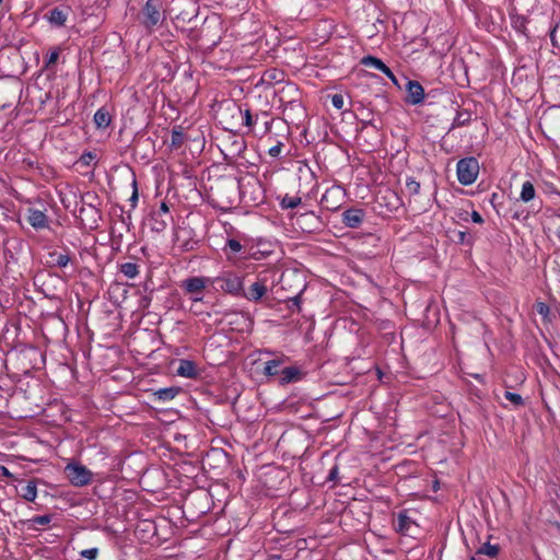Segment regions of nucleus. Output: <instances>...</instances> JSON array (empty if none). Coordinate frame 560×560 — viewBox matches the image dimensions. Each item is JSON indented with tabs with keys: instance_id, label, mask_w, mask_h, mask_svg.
I'll return each instance as SVG.
<instances>
[{
	"instance_id": "f257e3e1",
	"label": "nucleus",
	"mask_w": 560,
	"mask_h": 560,
	"mask_svg": "<svg viewBox=\"0 0 560 560\" xmlns=\"http://www.w3.org/2000/svg\"><path fill=\"white\" fill-rule=\"evenodd\" d=\"M220 289L233 296H241L243 293L244 278L232 271H226L214 279Z\"/></svg>"
},
{
	"instance_id": "f03ea898",
	"label": "nucleus",
	"mask_w": 560,
	"mask_h": 560,
	"mask_svg": "<svg viewBox=\"0 0 560 560\" xmlns=\"http://www.w3.org/2000/svg\"><path fill=\"white\" fill-rule=\"evenodd\" d=\"M67 479L75 487H83L92 481L93 472L80 463H69L65 468Z\"/></svg>"
},
{
	"instance_id": "7ed1b4c3",
	"label": "nucleus",
	"mask_w": 560,
	"mask_h": 560,
	"mask_svg": "<svg viewBox=\"0 0 560 560\" xmlns=\"http://www.w3.org/2000/svg\"><path fill=\"white\" fill-rule=\"evenodd\" d=\"M479 173V163L474 158L463 159L457 163V177L460 184H472Z\"/></svg>"
},
{
	"instance_id": "20e7f679",
	"label": "nucleus",
	"mask_w": 560,
	"mask_h": 560,
	"mask_svg": "<svg viewBox=\"0 0 560 560\" xmlns=\"http://www.w3.org/2000/svg\"><path fill=\"white\" fill-rule=\"evenodd\" d=\"M268 292V277L266 273H259L256 280L248 287L247 290L243 288L241 296L250 302L260 301Z\"/></svg>"
},
{
	"instance_id": "39448f33",
	"label": "nucleus",
	"mask_w": 560,
	"mask_h": 560,
	"mask_svg": "<svg viewBox=\"0 0 560 560\" xmlns=\"http://www.w3.org/2000/svg\"><path fill=\"white\" fill-rule=\"evenodd\" d=\"M161 3L159 0H148L142 10V22L145 27L151 28L155 26L161 20Z\"/></svg>"
},
{
	"instance_id": "423d86ee",
	"label": "nucleus",
	"mask_w": 560,
	"mask_h": 560,
	"mask_svg": "<svg viewBox=\"0 0 560 560\" xmlns=\"http://www.w3.org/2000/svg\"><path fill=\"white\" fill-rule=\"evenodd\" d=\"M207 282L208 279L206 278L194 277L184 281L183 287L185 288L186 292L191 295L194 301L199 302L202 300L201 293L206 288Z\"/></svg>"
},
{
	"instance_id": "0eeeda50",
	"label": "nucleus",
	"mask_w": 560,
	"mask_h": 560,
	"mask_svg": "<svg viewBox=\"0 0 560 560\" xmlns=\"http://www.w3.org/2000/svg\"><path fill=\"white\" fill-rule=\"evenodd\" d=\"M16 491L21 498L30 502H33L37 497L35 481H20Z\"/></svg>"
},
{
	"instance_id": "6e6552de",
	"label": "nucleus",
	"mask_w": 560,
	"mask_h": 560,
	"mask_svg": "<svg viewBox=\"0 0 560 560\" xmlns=\"http://www.w3.org/2000/svg\"><path fill=\"white\" fill-rule=\"evenodd\" d=\"M362 63L366 67L375 68L386 74L389 79L396 82V78L390 69L380 59L375 57H365L362 59Z\"/></svg>"
},
{
	"instance_id": "1a4fd4ad",
	"label": "nucleus",
	"mask_w": 560,
	"mask_h": 560,
	"mask_svg": "<svg viewBox=\"0 0 560 560\" xmlns=\"http://www.w3.org/2000/svg\"><path fill=\"white\" fill-rule=\"evenodd\" d=\"M409 102L412 104L420 103L424 97L422 85L416 81H409L407 85Z\"/></svg>"
},
{
	"instance_id": "9d476101",
	"label": "nucleus",
	"mask_w": 560,
	"mask_h": 560,
	"mask_svg": "<svg viewBox=\"0 0 560 560\" xmlns=\"http://www.w3.org/2000/svg\"><path fill=\"white\" fill-rule=\"evenodd\" d=\"M27 222L35 229H43L47 225L45 213L37 209H28Z\"/></svg>"
},
{
	"instance_id": "9b49d317",
	"label": "nucleus",
	"mask_w": 560,
	"mask_h": 560,
	"mask_svg": "<svg viewBox=\"0 0 560 560\" xmlns=\"http://www.w3.org/2000/svg\"><path fill=\"white\" fill-rule=\"evenodd\" d=\"M363 214L361 210L351 209L342 214L343 223L349 228H357L362 222Z\"/></svg>"
},
{
	"instance_id": "f8f14e48",
	"label": "nucleus",
	"mask_w": 560,
	"mask_h": 560,
	"mask_svg": "<svg viewBox=\"0 0 560 560\" xmlns=\"http://www.w3.org/2000/svg\"><path fill=\"white\" fill-rule=\"evenodd\" d=\"M413 525L412 520L404 513H400L395 522V528L402 534H411Z\"/></svg>"
},
{
	"instance_id": "ddd939ff",
	"label": "nucleus",
	"mask_w": 560,
	"mask_h": 560,
	"mask_svg": "<svg viewBox=\"0 0 560 560\" xmlns=\"http://www.w3.org/2000/svg\"><path fill=\"white\" fill-rule=\"evenodd\" d=\"M68 14L69 10L67 8H55L49 13V21L51 24L61 26L66 23Z\"/></svg>"
},
{
	"instance_id": "4468645a",
	"label": "nucleus",
	"mask_w": 560,
	"mask_h": 560,
	"mask_svg": "<svg viewBox=\"0 0 560 560\" xmlns=\"http://www.w3.org/2000/svg\"><path fill=\"white\" fill-rule=\"evenodd\" d=\"M176 371L178 375L184 377H195L198 373L197 366L187 360H182Z\"/></svg>"
},
{
	"instance_id": "2eb2a0df",
	"label": "nucleus",
	"mask_w": 560,
	"mask_h": 560,
	"mask_svg": "<svg viewBox=\"0 0 560 560\" xmlns=\"http://www.w3.org/2000/svg\"><path fill=\"white\" fill-rule=\"evenodd\" d=\"M282 383H290L300 378V371L294 366L284 368L279 372Z\"/></svg>"
},
{
	"instance_id": "dca6fc26",
	"label": "nucleus",
	"mask_w": 560,
	"mask_h": 560,
	"mask_svg": "<svg viewBox=\"0 0 560 560\" xmlns=\"http://www.w3.org/2000/svg\"><path fill=\"white\" fill-rule=\"evenodd\" d=\"M94 122L98 128H106L110 124V116L104 108L98 109L94 115Z\"/></svg>"
},
{
	"instance_id": "f3484780",
	"label": "nucleus",
	"mask_w": 560,
	"mask_h": 560,
	"mask_svg": "<svg viewBox=\"0 0 560 560\" xmlns=\"http://www.w3.org/2000/svg\"><path fill=\"white\" fill-rule=\"evenodd\" d=\"M520 198L524 202H529L535 198V188L529 180L523 183Z\"/></svg>"
},
{
	"instance_id": "a211bd4d",
	"label": "nucleus",
	"mask_w": 560,
	"mask_h": 560,
	"mask_svg": "<svg viewBox=\"0 0 560 560\" xmlns=\"http://www.w3.org/2000/svg\"><path fill=\"white\" fill-rule=\"evenodd\" d=\"M120 270L126 277L130 279L135 278L139 273L138 266L132 262L122 264Z\"/></svg>"
},
{
	"instance_id": "6ab92c4d",
	"label": "nucleus",
	"mask_w": 560,
	"mask_h": 560,
	"mask_svg": "<svg viewBox=\"0 0 560 560\" xmlns=\"http://www.w3.org/2000/svg\"><path fill=\"white\" fill-rule=\"evenodd\" d=\"M31 527L34 529H39L50 523V516L48 515H42V516H35L32 520H30Z\"/></svg>"
},
{
	"instance_id": "aec40b11",
	"label": "nucleus",
	"mask_w": 560,
	"mask_h": 560,
	"mask_svg": "<svg viewBox=\"0 0 560 560\" xmlns=\"http://www.w3.org/2000/svg\"><path fill=\"white\" fill-rule=\"evenodd\" d=\"M301 203V198L295 196H285L281 201L284 209H294Z\"/></svg>"
},
{
	"instance_id": "412c9836",
	"label": "nucleus",
	"mask_w": 560,
	"mask_h": 560,
	"mask_svg": "<svg viewBox=\"0 0 560 560\" xmlns=\"http://www.w3.org/2000/svg\"><path fill=\"white\" fill-rule=\"evenodd\" d=\"M478 552L489 557H495L499 552V547L498 545H491L489 542H486L480 547Z\"/></svg>"
},
{
	"instance_id": "4be33fe9",
	"label": "nucleus",
	"mask_w": 560,
	"mask_h": 560,
	"mask_svg": "<svg viewBox=\"0 0 560 560\" xmlns=\"http://www.w3.org/2000/svg\"><path fill=\"white\" fill-rule=\"evenodd\" d=\"M177 392L178 390L176 388H164V389H160L156 393V395H158L159 399L171 400L176 396Z\"/></svg>"
},
{
	"instance_id": "5701e85b",
	"label": "nucleus",
	"mask_w": 560,
	"mask_h": 560,
	"mask_svg": "<svg viewBox=\"0 0 560 560\" xmlns=\"http://www.w3.org/2000/svg\"><path fill=\"white\" fill-rule=\"evenodd\" d=\"M280 363L276 360H272V361H269L267 362L266 366H265V373L267 375H277L279 374V368Z\"/></svg>"
},
{
	"instance_id": "b1692460",
	"label": "nucleus",
	"mask_w": 560,
	"mask_h": 560,
	"mask_svg": "<svg viewBox=\"0 0 560 560\" xmlns=\"http://www.w3.org/2000/svg\"><path fill=\"white\" fill-rule=\"evenodd\" d=\"M59 59V49L58 48H55L54 50H51L47 57V60H46V67H50L52 65H55Z\"/></svg>"
},
{
	"instance_id": "393cba45",
	"label": "nucleus",
	"mask_w": 560,
	"mask_h": 560,
	"mask_svg": "<svg viewBox=\"0 0 560 560\" xmlns=\"http://www.w3.org/2000/svg\"><path fill=\"white\" fill-rule=\"evenodd\" d=\"M504 396L508 400H510L512 404L516 406L522 405L523 402V399L518 394L506 392Z\"/></svg>"
},
{
	"instance_id": "a878e982",
	"label": "nucleus",
	"mask_w": 560,
	"mask_h": 560,
	"mask_svg": "<svg viewBox=\"0 0 560 560\" xmlns=\"http://www.w3.org/2000/svg\"><path fill=\"white\" fill-rule=\"evenodd\" d=\"M97 555H98L97 548H91V549H85V550L81 551V556L89 560L96 559Z\"/></svg>"
},
{
	"instance_id": "bb28decb",
	"label": "nucleus",
	"mask_w": 560,
	"mask_h": 560,
	"mask_svg": "<svg viewBox=\"0 0 560 560\" xmlns=\"http://www.w3.org/2000/svg\"><path fill=\"white\" fill-rule=\"evenodd\" d=\"M407 189L410 194H418L420 189V184L415 179L407 180Z\"/></svg>"
},
{
	"instance_id": "cd10ccee",
	"label": "nucleus",
	"mask_w": 560,
	"mask_h": 560,
	"mask_svg": "<svg viewBox=\"0 0 560 560\" xmlns=\"http://www.w3.org/2000/svg\"><path fill=\"white\" fill-rule=\"evenodd\" d=\"M228 247L232 253H240L243 248L242 244L236 240H230L228 242Z\"/></svg>"
},
{
	"instance_id": "c85d7f7f",
	"label": "nucleus",
	"mask_w": 560,
	"mask_h": 560,
	"mask_svg": "<svg viewBox=\"0 0 560 560\" xmlns=\"http://www.w3.org/2000/svg\"><path fill=\"white\" fill-rule=\"evenodd\" d=\"M331 102L332 105L338 109H341L343 107V97L340 94H335L331 98Z\"/></svg>"
},
{
	"instance_id": "c756f323",
	"label": "nucleus",
	"mask_w": 560,
	"mask_h": 560,
	"mask_svg": "<svg viewBox=\"0 0 560 560\" xmlns=\"http://www.w3.org/2000/svg\"><path fill=\"white\" fill-rule=\"evenodd\" d=\"M244 124L247 127H252L254 125V119H253L249 110H245V113H244Z\"/></svg>"
},
{
	"instance_id": "7c9ffc66",
	"label": "nucleus",
	"mask_w": 560,
	"mask_h": 560,
	"mask_svg": "<svg viewBox=\"0 0 560 560\" xmlns=\"http://www.w3.org/2000/svg\"><path fill=\"white\" fill-rule=\"evenodd\" d=\"M471 219H472V221H474L475 223H479V224H480V223H482V222H483V220H482L481 215H480L477 211H474V212L471 213Z\"/></svg>"
},
{
	"instance_id": "2f4dec72",
	"label": "nucleus",
	"mask_w": 560,
	"mask_h": 560,
	"mask_svg": "<svg viewBox=\"0 0 560 560\" xmlns=\"http://www.w3.org/2000/svg\"><path fill=\"white\" fill-rule=\"evenodd\" d=\"M280 151H281L280 147H273V148L270 149L269 153L272 156H277L280 153Z\"/></svg>"
},
{
	"instance_id": "473e14b6",
	"label": "nucleus",
	"mask_w": 560,
	"mask_h": 560,
	"mask_svg": "<svg viewBox=\"0 0 560 560\" xmlns=\"http://www.w3.org/2000/svg\"><path fill=\"white\" fill-rule=\"evenodd\" d=\"M58 262H59V265H61V266H66V265H67V262H68V259H67L66 257L61 256V257L59 258Z\"/></svg>"
},
{
	"instance_id": "72a5a7b5",
	"label": "nucleus",
	"mask_w": 560,
	"mask_h": 560,
	"mask_svg": "<svg viewBox=\"0 0 560 560\" xmlns=\"http://www.w3.org/2000/svg\"><path fill=\"white\" fill-rule=\"evenodd\" d=\"M537 308H538V312H539V313H544V312H545L546 306H545V304L539 303V304L537 305Z\"/></svg>"
},
{
	"instance_id": "f704fd0d",
	"label": "nucleus",
	"mask_w": 560,
	"mask_h": 560,
	"mask_svg": "<svg viewBox=\"0 0 560 560\" xmlns=\"http://www.w3.org/2000/svg\"><path fill=\"white\" fill-rule=\"evenodd\" d=\"M161 210H162L163 212H167V211H168V208H167L166 203H162V206H161Z\"/></svg>"
},
{
	"instance_id": "c9c22d12",
	"label": "nucleus",
	"mask_w": 560,
	"mask_h": 560,
	"mask_svg": "<svg viewBox=\"0 0 560 560\" xmlns=\"http://www.w3.org/2000/svg\"><path fill=\"white\" fill-rule=\"evenodd\" d=\"M557 235H558V237L560 238V226H559V228H558V230H557Z\"/></svg>"
}]
</instances>
